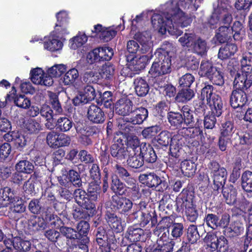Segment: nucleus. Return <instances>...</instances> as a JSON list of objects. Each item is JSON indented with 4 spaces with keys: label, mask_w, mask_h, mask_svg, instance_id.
Segmentation results:
<instances>
[{
    "label": "nucleus",
    "mask_w": 252,
    "mask_h": 252,
    "mask_svg": "<svg viewBox=\"0 0 252 252\" xmlns=\"http://www.w3.org/2000/svg\"><path fill=\"white\" fill-rule=\"evenodd\" d=\"M180 0H170L164 5L161 15L154 14L152 17L153 27L162 34L166 31L171 35L178 36L182 32L178 26L186 27L192 21V17L186 15L179 6L186 9L181 5ZM187 8H188L187 7Z\"/></svg>",
    "instance_id": "f257e3e1"
},
{
    "label": "nucleus",
    "mask_w": 252,
    "mask_h": 252,
    "mask_svg": "<svg viewBox=\"0 0 252 252\" xmlns=\"http://www.w3.org/2000/svg\"><path fill=\"white\" fill-rule=\"evenodd\" d=\"M57 22L55 30L52 35L45 38L43 42L45 50L55 52L60 50L63 46L61 41L63 36L69 33L67 28L68 24V15L65 11H61L56 15Z\"/></svg>",
    "instance_id": "f03ea898"
},
{
    "label": "nucleus",
    "mask_w": 252,
    "mask_h": 252,
    "mask_svg": "<svg viewBox=\"0 0 252 252\" xmlns=\"http://www.w3.org/2000/svg\"><path fill=\"white\" fill-rule=\"evenodd\" d=\"M214 12L208 20L211 28H216L218 25L230 24L232 21L231 8L219 7L214 4Z\"/></svg>",
    "instance_id": "7ed1b4c3"
},
{
    "label": "nucleus",
    "mask_w": 252,
    "mask_h": 252,
    "mask_svg": "<svg viewBox=\"0 0 252 252\" xmlns=\"http://www.w3.org/2000/svg\"><path fill=\"white\" fill-rule=\"evenodd\" d=\"M213 87L211 85H205L201 91V98H206L211 109L216 115L220 116L222 113L223 104L220 96L214 94Z\"/></svg>",
    "instance_id": "20e7f679"
},
{
    "label": "nucleus",
    "mask_w": 252,
    "mask_h": 252,
    "mask_svg": "<svg viewBox=\"0 0 252 252\" xmlns=\"http://www.w3.org/2000/svg\"><path fill=\"white\" fill-rule=\"evenodd\" d=\"M178 202L181 203V207L185 209L187 219L193 222L197 220L198 213L195 206L193 204V197L190 192L182 191L178 198Z\"/></svg>",
    "instance_id": "39448f33"
},
{
    "label": "nucleus",
    "mask_w": 252,
    "mask_h": 252,
    "mask_svg": "<svg viewBox=\"0 0 252 252\" xmlns=\"http://www.w3.org/2000/svg\"><path fill=\"white\" fill-rule=\"evenodd\" d=\"M200 73L201 75L207 76L214 84L221 86L224 84L222 72L213 66L212 63L208 61H203L201 62Z\"/></svg>",
    "instance_id": "423d86ee"
},
{
    "label": "nucleus",
    "mask_w": 252,
    "mask_h": 252,
    "mask_svg": "<svg viewBox=\"0 0 252 252\" xmlns=\"http://www.w3.org/2000/svg\"><path fill=\"white\" fill-rule=\"evenodd\" d=\"M159 59L155 61L149 71L152 76L157 78L171 71V59L168 55H158Z\"/></svg>",
    "instance_id": "0eeeda50"
},
{
    "label": "nucleus",
    "mask_w": 252,
    "mask_h": 252,
    "mask_svg": "<svg viewBox=\"0 0 252 252\" xmlns=\"http://www.w3.org/2000/svg\"><path fill=\"white\" fill-rule=\"evenodd\" d=\"M45 219L49 225L52 228H60L61 233L66 238L75 239L77 238L76 231L70 227L61 226L62 220L56 215L47 214Z\"/></svg>",
    "instance_id": "6e6552de"
},
{
    "label": "nucleus",
    "mask_w": 252,
    "mask_h": 252,
    "mask_svg": "<svg viewBox=\"0 0 252 252\" xmlns=\"http://www.w3.org/2000/svg\"><path fill=\"white\" fill-rule=\"evenodd\" d=\"M3 242L7 248H13L19 252H26L29 251L31 247V243L30 241L20 237H13L12 235L11 237H6Z\"/></svg>",
    "instance_id": "1a4fd4ad"
},
{
    "label": "nucleus",
    "mask_w": 252,
    "mask_h": 252,
    "mask_svg": "<svg viewBox=\"0 0 252 252\" xmlns=\"http://www.w3.org/2000/svg\"><path fill=\"white\" fill-rule=\"evenodd\" d=\"M111 205L115 210L121 214H125L131 209L133 203L126 197L114 195L112 197Z\"/></svg>",
    "instance_id": "9d476101"
},
{
    "label": "nucleus",
    "mask_w": 252,
    "mask_h": 252,
    "mask_svg": "<svg viewBox=\"0 0 252 252\" xmlns=\"http://www.w3.org/2000/svg\"><path fill=\"white\" fill-rule=\"evenodd\" d=\"M233 84L236 89L244 91L247 90L252 85V74L245 71L238 72L235 77Z\"/></svg>",
    "instance_id": "9b49d317"
},
{
    "label": "nucleus",
    "mask_w": 252,
    "mask_h": 252,
    "mask_svg": "<svg viewBox=\"0 0 252 252\" xmlns=\"http://www.w3.org/2000/svg\"><path fill=\"white\" fill-rule=\"evenodd\" d=\"M31 79L35 84L45 86H51L54 82L52 77L48 76L41 68L38 67L31 70Z\"/></svg>",
    "instance_id": "f8f14e48"
},
{
    "label": "nucleus",
    "mask_w": 252,
    "mask_h": 252,
    "mask_svg": "<svg viewBox=\"0 0 252 252\" xmlns=\"http://www.w3.org/2000/svg\"><path fill=\"white\" fill-rule=\"evenodd\" d=\"M134 106L132 101L127 98H123L118 100L115 107V110L116 113L122 116H127L133 112Z\"/></svg>",
    "instance_id": "ddd939ff"
},
{
    "label": "nucleus",
    "mask_w": 252,
    "mask_h": 252,
    "mask_svg": "<svg viewBox=\"0 0 252 252\" xmlns=\"http://www.w3.org/2000/svg\"><path fill=\"white\" fill-rule=\"evenodd\" d=\"M247 101L246 93L243 90H234L230 98L231 106L234 108L243 106Z\"/></svg>",
    "instance_id": "4468645a"
},
{
    "label": "nucleus",
    "mask_w": 252,
    "mask_h": 252,
    "mask_svg": "<svg viewBox=\"0 0 252 252\" xmlns=\"http://www.w3.org/2000/svg\"><path fill=\"white\" fill-rule=\"evenodd\" d=\"M74 197L76 203L81 207L88 209L95 208V205L91 202L86 192L80 189L74 192Z\"/></svg>",
    "instance_id": "2eb2a0df"
},
{
    "label": "nucleus",
    "mask_w": 252,
    "mask_h": 252,
    "mask_svg": "<svg viewBox=\"0 0 252 252\" xmlns=\"http://www.w3.org/2000/svg\"><path fill=\"white\" fill-rule=\"evenodd\" d=\"M87 115L89 120L94 123H102L105 120L104 112L99 107L94 104L89 106Z\"/></svg>",
    "instance_id": "dca6fc26"
},
{
    "label": "nucleus",
    "mask_w": 252,
    "mask_h": 252,
    "mask_svg": "<svg viewBox=\"0 0 252 252\" xmlns=\"http://www.w3.org/2000/svg\"><path fill=\"white\" fill-rule=\"evenodd\" d=\"M127 153H128V150L121 142L115 143L111 147V155L118 162H121L125 159L127 155Z\"/></svg>",
    "instance_id": "f3484780"
},
{
    "label": "nucleus",
    "mask_w": 252,
    "mask_h": 252,
    "mask_svg": "<svg viewBox=\"0 0 252 252\" xmlns=\"http://www.w3.org/2000/svg\"><path fill=\"white\" fill-rule=\"evenodd\" d=\"M140 154L143 159V161L149 163H153L157 159V155L153 147L146 143H142L140 144Z\"/></svg>",
    "instance_id": "a211bd4d"
},
{
    "label": "nucleus",
    "mask_w": 252,
    "mask_h": 252,
    "mask_svg": "<svg viewBox=\"0 0 252 252\" xmlns=\"http://www.w3.org/2000/svg\"><path fill=\"white\" fill-rule=\"evenodd\" d=\"M132 116L128 119V122L133 125H140L146 120L148 116L147 109L144 107L135 108L131 113Z\"/></svg>",
    "instance_id": "6ab92c4d"
},
{
    "label": "nucleus",
    "mask_w": 252,
    "mask_h": 252,
    "mask_svg": "<svg viewBox=\"0 0 252 252\" xmlns=\"http://www.w3.org/2000/svg\"><path fill=\"white\" fill-rule=\"evenodd\" d=\"M127 60L129 62V66L131 70L137 71L144 69L149 60V57L148 55L141 56L140 57H134L131 58L127 57Z\"/></svg>",
    "instance_id": "aec40b11"
},
{
    "label": "nucleus",
    "mask_w": 252,
    "mask_h": 252,
    "mask_svg": "<svg viewBox=\"0 0 252 252\" xmlns=\"http://www.w3.org/2000/svg\"><path fill=\"white\" fill-rule=\"evenodd\" d=\"M40 114L46 120V127L50 130L53 129L56 126V124L51 108L47 105H43L40 109Z\"/></svg>",
    "instance_id": "412c9836"
},
{
    "label": "nucleus",
    "mask_w": 252,
    "mask_h": 252,
    "mask_svg": "<svg viewBox=\"0 0 252 252\" xmlns=\"http://www.w3.org/2000/svg\"><path fill=\"white\" fill-rule=\"evenodd\" d=\"M100 78V73L96 70H87L81 77L80 84L92 85L96 84Z\"/></svg>",
    "instance_id": "4be33fe9"
},
{
    "label": "nucleus",
    "mask_w": 252,
    "mask_h": 252,
    "mask_svg": "<svg viewBox=\"0 0 252 252\" xmlns=\"http://www.w3.org/2000/svg\"><path fill=\"white\" fill-rule=\"evenodd\" d=\"M106 220L110 227L115 232L119 233L123 231V226L121 220L113 213H107Z\"/></svg>",
    "instance_id": "5701e85b"
},
{
    "label": "nucleus",
    "mask_w": 252,
    "mask_h": 252,
    "mask_svg": "<svg viewBox=\"0 0 252 252\" xmlns=\"http://www.w3.org/2000/svg\"><path fill=\"white\" fill-rule=\"evenodd\" d=\"M134 89L136 94L139 96H144L149 91V86L145 79L138 77L134 79Z\"/></svg>",
    "instance_id": "b1692460"
},
{
    "label": "nucleus",
    "mask_w": 252,
    "mask_h": 252,
    "mask_svg": "<svg viewBox=\"0 0 252 252\" xmlns=\"http://www.w3.org/2000/svg\"><path fill=\"white\" fill-rule=\"evenodd\" d=\"M237 46L234 43H227L224 46L221 47L218 53L219 58L224 60L230 58L237 51Z\"/></svg>",
    "instance_id": "393cba45"
},
{
    "label": "nucleus",
    "mask_w": 252,
    "mask_h": 252,
    "mask_svg": "<svg viewBox=\"0 0 252 252\" xmlns=\"http://www.w3.org/2000/svg\"><path fill=\"white\" fill-rule=\"evenodd\" d=\"M229 25H222L218 30L216 37L220 43H224L231 36L232 30Z\"/></svg>",
    "instance_id": "a878e982"
},
{
    "label": "nucleus",
    "mask_w": 252,
    "mask_h": 252,
    "mask_svg": "<svg viewBox=\"0 0 252 252\" xmlns=\"http://www.w3.org/2000/svg\"><path fill=\"white\" fill-rule=\"evenodd\" d=\"M227 172L223 167L212 174L214 189L218 190L224 184L226 179Z\"/></svg>",
    "instance_id": "bb28decb"
},
{
    "label": "nucleus",
    "mask_w": 252,
    "mask_h": 252,
    "mask_svg": "<svg viewBox=\"0 0 252 252\" xmlns=\"http://www.w3.org/2000/svg\"><path fill=\"white\" fill-rule=\"evenodd\" d=\"M208 49L206 41L197 36L190 48L192 51L201 56L204 55Z\"/></svg>",
    "instance_id": "cd10ccee"
},
{
    "label": "nucleus",
    "mask_w": 252,
    "mask_h": 252,
    "mask_svg": "<svg viewBox=\"0 0 252 252\" xmlns=\"http://www.w3.org/2000/svg\"><path fill=\"white\" fill-rule=\"evenodd\" d=\"M139 179L151 188L156 187L161 183V179L158 176L151 173L141 174L139 176Z\"/></svg>",
    "instance_id": "c85d7f7f"
},
{
    "label": "nucleus",
    "mask_w": 252,
    "mask_h": 252,
    "mask_svg": "<svg viewBox=\"0 0 252 252\" xmlns=\"http://www.w3.org/2000/svg\"><path fill=\"white\" fill-rule=\"evenodd\" d=\"M95 211V208L89 209L80 206L74 209L72 214L74 218L76 220L87 219L90 216H92Z\"/></svg>",
    "instance_id": "c756f323"
},
{
    "label": "nucleus",
    "mask_w": 252,
    "mask_h": 252,
    "mask_svg": "<svg viewBox=\"0 0 252 252\" xmlns=\"http://www.w3.org/2000/svg\"><path fill=\"white\" fill-rule=\"evenodd\" d=\"M237 190L233 186L224 188L222 190V194L227 204L233 205L237 201Z\"/></svg>",
    "instance_id": "7c9ffc66"
},
{
    "label": "nucleus",
    "mask_w": 252,
    "mask_h": 252,
    "mask_svg": "<svg viewBox=\"0 0 252 252\" xmlns=\"http://www.w3.org/2000/svg\"><path fill=\"white\" fill-rule=\"evenodd\" d=\"M88 40L86 35L83 32H79L77 35L71 38L69 41L70 47L74 50L81 47L85 44Z\"/></svg>",
    "instance_id": "2f4dec72"
},
{
    "label": "nucleus",
    "mask_w": 252,
    "mask_h": 252,
    "mask_svg": "<svg viewBox=\"0 0 252 252\" xmlns=\"http://www.w3.org/2000/svg\"><path fill=\"white\" fill-rule=\"evenodd\" d=\"M57 129L62 132H67L72 127L73 123L65 117H60L55 122Z\"/></svg>",
    "instance_id": "473e14b6"
},
{
    "label": "nucleus",
    "mask_w": 252,
    "mask_h": 252,
    "mask_svg": "<svg viewBox=\"0 0 252 252\" xmlns=\"http://www.w3.org/2000/svg\"><path fill=\"white\" fill-rule=\"evenodd\" d=\"M115 72V68L113 64L110 63L102 65L100 73V78L107 80H111L113 78Z\"/></svg>",
    "instance_id": "72a5a7b5"
},
{
    "label": "nucleus",
    "mask_w": 252,
    "mask_h": 252,
    "mask_svg": "<svg viewBox=\"0 0 252 252\" xmlns=\"http://www.w3.org/2000/svg\"><path fill=\"white\" fill-rule=\"evenodd\" d=\"M111 189L116 193L124 195L126 193L128 187L117 178H113L111 186Z\"/></svg>",
    "instance_id": "f704fd0d"
},
{
    "label": "nucleus",
    "mask_w": 252,
    "mask_h": 252,
    "mask_svg": "<svg viewBox=\"0 0 252 252\" xmlns=\"http://www.w3.org/2000/svg\"><path fill=\"white\" fill-rule=\"evenodd\" d=\"M75 87L78 89H83L82 92L85 94L89 101H91L96 96V93L94 88L92 85H84L76 83Z\"/></svg>",
    "instance_id": "c9c22d12"
},
{
    "label": "nucleus",
    "mask_w": 252,
    "mask_h": 252,
    "mask_svg": "<svg viewBox=\"0 0 252 252\" xmlns=\"http://www.w3.org/2000/svg\"><path fill=\"white\" fill-rule=\"evenodd\" d=\"M24 126L31 133H37L41 129L40 124L32 118L25 120L24 122Z\"/></svg>",
    "instance_id": "e433bc0d"
},
{
    "label": "nucleus",
    "mask_w": 252,
    "mask_h": 252,
    "mask_svg": "<svg viewBox=\"0 0 252 252\" xmlns=\"http://www.w3.org/2000/svg\"><path fill=\"white\" fill-rule=\"evenodd\" d=\"M138 153H130L128 158L127 160V164L135 168H139L143 164V159L140 154Z\"/></svg>",
    "instance_id": "4c0bfd02"
},
{
    "label": "nucleus",
    "mask_w": 252,
    "mask_h": 252,
    "mask_svg": "<svg viewBox=\"0 0 252 252\" xmlns=\"http://www.w3.org/2000/svg\"><path fill=\"white\" fill-rule=\"evenodd\" d=\"M15 168L19 172L30 174L33 171L34 166L29 161L23 160L16 164Z\"/></svg>",
    "instance_id": "58836bf2"
},
{
    "label": "nucleus",
    "mask_w": 252,
    "mask_h": 252,
    "mask_svg": "<svg viewBox=\"0 0 252 252\" xmlns=\"http://www.w3.org/2000/svg\"><path fill=\"white\" fill-rule=\"evenodd\" d=\"M194 95L193 91L190 89H182L176 96V100L179 102L190 100Z\"/></svg>",
    "instance_id": "ea45409f"
},
{
    "label": "nucleus",
    "mask_w": 252,
    "mask_h": 252,
    "mask_svg": "<svg viewBox=\"0 0 252 252\" xmlns=\"http://www.w3.org/2000/svg\"><path fill=\"white\" fill-rule=\"evenodd\" d=\"M142 233L141 228L130 226L127 229L126 237L131 242H136L140 240Z\"/></svg>",
    "instance_id": "a19ab883"
},
{
    "label": "nucleus",
    "mask_w": 252,
    "mask_h": 252,
    "mask_svg": "<svg viewBox=\"0 0 252 252\" xmlns=\"http://www.w3.org/2000/svg\"><path fill=\"white\" fill-rule=\"evenodd\" d=\"M242 187L247 192H252V172H245L242 176Z\"/></svg>",
    "instance_id": "79ce46f5"
},
{
    "label": "nucleus",
    "mask_w": 252,
    "mask_h": 252,
    "mask_svg": "<svg viewBox=\"0 0 252 252\" xmlns=\"http://www.w3.org/2000/svg\"><path fill=\"white\" fill-rule=\"evenodd\" d=\"M66 70V65L63 64H55L48 69L47 74L49 77H57L60 76Z\"/></svg>",
    "instance_id": "37998d69"
},
{
    "label": "nucleus",
    "mask_w": 252,
    "mask_h": 252,
    "mask_svg": "<svg viewBox=\"0 0 252 252\" xmlns=\"http://www.w3.org/2000/svg\"><path fill=\"white\" fill-rule=\"evenodd\" d=\"M79 73L75 68L69 69L64 74L63 77V82L65 85H68L73 83L78 78Z\"/></svg>",
    "instance_id": "c03bdc74"
},
{
    "label": "nucleus",
    "mask_w": 252,
    "mask_h": 252,
    "mask_svg": "<svg viewBox=\"0 0 252 252\" xmlns=\"http://www.w3.org/2000/svg\"><path fill=\"white\" fill-rule=\"evenodd\" d=\"M242 71L251 72L252 69V55L249 53H246L243 55L241 60Z\"/></svg>",
    "instance_id": "a18cd8bd"
},
{
    "label": "nucleus",
    "mask_w": 252,
    "mask_h": 252,
    "mask_svg": "<svg viewBox=\"0 0 252 252\" xmlns=\"http://www.w3.org/2000/svg\"><path fill=\"white\" fill-rule=\"evenodd\" d=\"M157 141L159 144L164 146H167L171 142L170 150L173 148V141L170 139L169 133L166 131H161L158 136Z\"/></svg>",
    "instance_id": "49530a36"
},
{
    "label": "nucleus",
    "mask_w": 252,
    "mask_h": 252,
    "mask_svg": "<svg viewBox=\"0 0 252 252\" xmlns=\"http://www.w3.org/2000/svg\"><path fill=\"white\" fill-rule=\"evenodd\" d=\"M181 170L185 175L190 177L193 175L195 171V165L190 160H186L181 163Z\"/></svg>",
    "instance_id": "de8ad7c7"
},
{
    "label": "nucleus",
    "mask_w": 252,
    "mask_h": 252,
    "mask_svg": "<svg viewBox=\"0 0 252 252\" xmlns=\"http://www.w3.org/2000/svg\"><path fill=\"white\" fill-rule=\"evenodd\" d=\"M98 52V55L100 62L101 61L110 60L113 55V51L111 48L108 47L96 48Z\"/></svg>",
    "instance_id": "09e8293b"
},
{
    "label": "nucleus",
    "mask_w": 252,
    "mask_h": 252,
    "mask_svg": "<svg viewBox=\"0 0 252 252\" xmlns=\"http://www.w3.org/2000/svg\"><path fill=\"white\" fill-rule=\"evenodd\" d=\"M174 245L173 241L163 242L159 240L158 241V246L152 252H170L173 250Z\"/></svg>",
    "instance_id": "8fccbe9b"
},
{
    "label": "nucleus",
    "mask_w": 252,
    "mask_h": 252,
    "mask_svg": "<svg viewBox=\"0 0 252 252\" xmlns=\"http://www.w3.org/2000/svg\"><path fill=\"white\" fill-rule=\"evenodd\" d=\"M200 235L197 230V226L195 225H190L187 230V238L191 244L196 243L199 239Z\"/></svg>",
    "instance_id": "3c124183"
},
{
    "label": "nucleus",
    "mask_w": 252,
    "mask_h": 252,
    "mask_svg": "<svg viewBox=\"0 0 252 252\" xmlns=\"http://www.w3.org/2000/svg\"><path fill=\"white\" fill-rule=\"evenodd\" d=\"M234 131L233 124L230 121L226 122L222 124L220 129V136L230 139Z\"/></svg>",
    "instance_id": "603ef678"
},
{
    "label": "nucleus",
    "mask_w": 252,
    "mask_h": 252,
    "mask_svg": "<svg viewBox=\"0 0 252 252\" xmlns=\"http://www.w3.org/2000/svg\"><path fill=\"white\" fill-rule=\"evenodd\" d=\"M196 36L197 35L193 33H186L179 39L178 41L183 46L191 48Z\"/></svg>",
    "instance_id": "864d4df0"
},
{
    "label": "nucleus",
    "mask_w": 252,
    "mask_h": 252,
    "mask_svg": "<svg viewBox=\"0 0 252 252\" xmlns=\"http://www.w3.org/2000/svg\"><path fill=\"white\" fill-rule=\"evenodd\" d=\"M168 119L170 124L176 127L180 126L184 120L182 114L172 112L168 113Z\"/></svg>",
    "instance_id": "5fc2aeb1"
},
{
    "label": "nucleus",
    "mask_w": 252,
    "mask_h": 252,
    "mask_svg": "<svg viewBox=\"0 0 252 252\" xmlns=\"http://www.w3.org/2000/svg\"><path fill=\"white\" fill-rule=\"evenodd\" d=\"M204 220L207 225L214 229L219 226V217L213 214H208L206 215Z\"/></svg>",
    "instance_id": "6e6d98bb"
},
{
    "label": "nucleus",
    "mask_w": 252,
    "mask_h": 252,
    "mask_svg": "<svg viewBox=\"0 0 252 252\" xmlns=\"http://www.w3.org/2000/svg\"><path fill=\"white\" fill-rule=\"evenodd\" d=\"M181 112L184 117L183 121L187 125H191L194 123L192 112L188 106H184L182 108Z\"/></svg>",
    "instance_id": "4d7b16f0"
},
{
    "label": "nucleus",
    "mask_w": 252,
    "mask_h": 252,
    "mask_svg": "<svg viewBox=\"0 0 252 252\" xmlns=\"http://www.w3.org/2000/svg\"><path fill=\"white\" fill-rule=\"evenodd\" d=\"M218 238L215 234L211 233H208L204 238V242L208 247L211 248L212 251L217 250V242Z\"/></svg>",
    "instance_id": "13d9d810"
},
{
    "label": "nucleus",
    "mask_w": 252,
    "mask_h": 252,
    "mask_svg": "<svg viewBox=\"0 0 252 252\" xmlns=\"http://www.w3.org/2000/svg\"><path fill=\"white\" fill-rule=\"evenodd\" d=\"M117 32L111 28H105L99 34V37L103 41L107 42L111 40L116 34Z\"/></svg>",
    "instance_id": "bf43d9fd"
},
{
    "label": "nucleus",
    "mask_w": 252,
    "mask_h": 252,
    "mask_svg": "<svg viewBox=\"0 0 252 252\" xmlns=\"http://www.w3.org/2000/svg\"><path fill=\"white\" fill-rule=\"evenodd\" d=\"M128 152L138 153L140 152V142L138 138L136 136L133 137L128 140Z\"/></svg>",
    "instance_id": "052dcab7"
},
{
    "label": "nucleus",
    "mask_w": 252,
    "mask_h": 252,
    "mask_svg": "<svg viewBox=\"0 0 252 252\" xmlns=\"http://www.w3.org/2000/svg\"><path fill=\"white\" fill-rule=\"evenodd\" d=\"M11 203L12 205L11 206L10 209L13 213L21 214L25 211L26 206L24 205L22 200L18 199L16 201L15 199H14L13 202Z\"/></svg>",
    "instance_id": "680f3d73"
},
{
    "label": "nucleus",
    "mask_w": 252,
    "mask_h": 252,
    "mask_svg": "<svg viewBox=\"0 0 252 252\" xmlns=\"http://www.w3.org/2000/svg\"><path fill=\"white\" fill-rule=\"evenodd\" d=\"M220 116L216 115L211 110V114L207 115L205 117L204 120V127L207 129H212L215 126L216 122V117Z\"/></svg>",
    "instance_id": "e2e57ef3"
},
{
    "label": "nucleus",
    "mask_w": 252,
    "mask_h": 252,
    "mask_svg": "<svg viewBox=\"0 0 252 252\" xmlns=\"http://www.w3.org/2000/svg\"><path fill=\"white\" fill-rule=\"evenodd\" d=\"M13 136L14 138L13 143L17 149L21 151L26 145L27 140L25 137L23 135L20 134L18 132H17V133H14Z\"/></svg>",
    "instance_id": "0e129e2a"
},
{
    "label": "nucleus",
    "mask_w": 252,
    "mask_h": 252,
    "mask_svg": "<svg viewBox=\"0 0 252 252\" xmlns=\"http://www.w3.org/2000/svg\"><path fill=\"white\" fill-rule=\"evenodd\" d=\"M14 103L15 104L21 108H28L31 105V101L25 95H20L14 98Z\"/></svg>",
    "instance_id": "69168bd1"
},
{
    "label": "nucleus",
    "mask_w": 252,
    "mask_h": 252,
    "mask_svg": "<svg viewBox=\"0 0 252 252\" xmlns=\"http://www.w3.org/2000/svg\"><path fill=\"white\" fill-rule=\"evenodd\" d=\"M194 81V77L190 73H186L179 81L180 86L189 88Z\"/></svg>",
    "instance_id": "338daca9"
},
{
    "label": "nucleus",
    "mask_w": 252,
    "mask_h": 252,
    "mask_svg": "<svg viewBox=\"0 0 252 252\" xmlns=\"http://www.w3.org/2000/svg\"><path fill=\"white\" fill-rule=\"evenodd\" d=\"M217 250L219 252H227L228 250V242L225 237L220 236L218 238L217 242Z\"/></svg>",
    "instance_id": "774afa93"
}]
</instances>
